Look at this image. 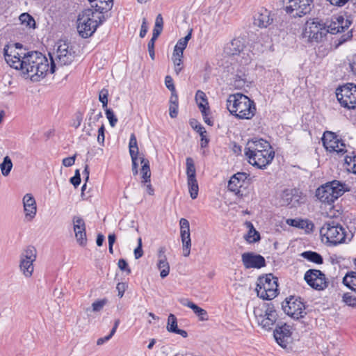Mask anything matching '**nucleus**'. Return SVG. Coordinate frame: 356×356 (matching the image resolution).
<instances>
[{
    "instance_id": "1",
    "label": "nucleus",
    "mask_w": 356,
    "mask_h": 356,
    "mask_svg": "<svg viewBox=\"0 0 356 356\" xmlns=\"http://www.w3.org/2000/svg\"><path fill=\"white\" fill-rule=\"evenodd\" d=\"M55 66H50L49 59L38 51L28 52V55L24 58V63L20 71L25 79L32 81H39L48 73H54Z\"/></svg>"
},
{
    "instance_id": "2",
    "label": "nucleus",
    "mask_w": 356,
    "mask_h": 356,
    "mask_svg": "<svg viewBox=\"0 0 356 356\" xmlns=\"http://www.w3.org/2000/svg\"><path fill=\"white\" fill-rule=\"evenodd\" d=\"M244 152L249 163L260 169L270 164L275 156L270 143L261 138L249 140Z\"/></svg>"
},
{
    "instance_id": "3",
    "label": "nucleus",
    "mask_w": 356,
    "mask_h": 356,
    "mask_svg": "<svg viewBox=\"0 0 356 356\" xmlns=\"http://www.w3.org/2000/svg\"><path fill=\"white\" fill-rule=\"evenodd\" d=\"M226 105L229 112L239 120H251L257 113L254 102L241 92L229 95Z\"/></svg>"
},
{
    "instance_id": "4",
    "label": "nucleus",
    "mask_w": 356,
    "mask_h": 356,
    "mask_svg": "<svg viewBox=\"0 0 356 356\" xmlns=\"http://www.w3.org/2000/svg\"><path fill=\"white\" fill-rule=\"evenodd\" d=\"M103 19V15L92 9L83 10L78 15L76 19V30L79 35L83 38L92 36Z\"/></svg>"
},
{
    "instance_id": "5",
    "label": "nucleus",
    "mask_w": 356,
    "mask_h": 356,
    "mask_svg": "<svg viewBox=\"0 0 356 356\" xmlns=\"http://www.w3.org/2000/svg\"><path fill=\"white\" fill-rule=\"evenodd\" d=\"M349 186L338 180L327 182L318 187L316 191L318 200L328 205H331L346 191H349Z\"/></svg>"
},
{
    "instance_id": "6",
    "label": "nucleus",
    "mask_w": 356,
    "mask_h": 356,
    "mask_svg": "<svg viewBox=\"0 0 356 356\" xmlns=\"http://www.w3.org/2000/svg\"><path fill=\"white\" fill-rule=\"evenodd\" d=\"M259 326L266 330H270L277 319V312L271 304H259L253 310Z\"/></svg>"
},
{
    "instance_id": "7",
    "label": "nucleus",
    "mask_w": 356,
    "mask_h": 356,
    "mask_svg": "<svg viewBox=\"0 0 356 356\" xmlns=\"http://www.w3.org/2000/svg\"><path fill=\"white\" fill-rule=\"evenodd\" d=\"M37 250L33 245H28L22 250L19 257V270L26 279L33 277L37 259Z\"/></svg>"
},
{
    "instance_id": "8",
    "label": "nucleus",
    "mask_w": 356,
    "mask_h": 356,
    "mask_svg": "<svg viewBox=\"0 0 356 356\" xmlns=\"http://www.w3.org/2000/svg\"><path fill=\"white\" fill-rule=\"evenodd\" d=\"M277 278L272 274L261 276L257 282V296L264 300H271L277 295Z\"/></svg>"
},
{
    "instance_id": "9",
    "label": "nucleus",
    "mask_w": 356,
    "mask_h": 356,
    "mask_svg": "<svg viewBox=\"0 0 356 356\" xmlns=\"http://www.w3.org/2000/svg\"><path fill=\"white\" fill-rule=\"evenodd\" d=\"M4 58L6 63L13 68L21 71L24 63V58L28 55L19 43L10 44L4 47Z\"/></svg>"
},
{
    "instance_id": "10",
    "label": "nucleus",
    "mask_w": 356,
    "mask_h": 356,
    "mask_svg": "<svg viewBox=\"0 0 356 356\" xmlns=\"http://www.w3.org/2000/svg\"><path fill=\"white\" fill-rule=\"evenodd\" d=\"M322 241L327 243L337 245L345 241V230L342 226L334 222H326L321 229Z\"/></svg>"
},
{
    "instance_id": "11",
    "label": "nucleus",
    "mask_w": 356,
    "mask_h": 356,
    "mask_svg": "<svg viewBox=\"0 0 356 356\" xmlns=\"http://www.w3.org/2000/svg\"><path fill=\"white\" fill-rule=\"evenodd\" d=\"M283 8L291 17H302L312 8L314 0H282Z\"/></svg>"
},
{
    "instance_id": "12",
    "label": "nucleus",
    "mask_w": 356,
    "mask_h": 356,
    "mask_svg": "<svg viewBox=\"0 0 356 356\" xmlns=\"http://www.w3.org/2000/svg\"><path fill=\"white\" fill-rule=\"evenodd\" d=\"M74 58V51L72 47L65 42H58L56 44V51L54 58H49L50 66H55V70L58 66H64L71 64Z\"/></svg>"
},
{
    "instance_id": "13",
    "label": "nucleus",
    "mask_w": 356,
    "mask_h": 356,
    "mask_svg": "<svg viewBox=\"0 0 356 356\" xmlns=\"http://www.w3.org/2000/svg\"><path fill=\"white\" fill-rule=\"evenodd\" d=\"M336 95L342 106L349 109L356 108V85L347 83L337 88Z\"/></svg>"
},
{
    "instance_id": "14",
    "label": "nucleus",
    "mask_w": 356,
    "mask_h": 356,
    "mask_svg": "<svg viewBox=\"0 0 356 356\" xmlns=\"http://www.w3.org/2000/svg\"><path fill=\"white\" fill-rule=\"evenodd\" d=\"M353 19L347 13H340L333 15L325 24L328 33L336 34L347 30L352 24Z\"/></svg>"
},
{
    "instance_id": "15",
    "label": "nucleus",
    "mask_w": 356,
    "mask_h": 356,
    "mask_svg": "<svg viewBox=\"0 0 356 356\" xmlns=\"http://www.w3.org/2000/svg\"><path fill=\"white\" fill-rule=\"evenodd\" d=\"M323 147L332 154H343L346 152V145L338 136L332 131H325L322 138Z\"/></svg>"
},
{
    "instance_id": "16",
    "label": "nucleus",
    "mask_w": 356,
    "mask_h": 356,
    "mask_svg": "<svg viewBox=\"0 0 356 356\" xmlns=\"http://www.w3.org/2000/svg\"><path fill=\"white\" fill-rule=\"evenodd\" d=\"M327 33L325 24L316 19H309L305 24L303 35L311 41L318 42Z\"/></svg>"
},
{
    "instance_id": "17",
    "label": "nucleus",
    "mask_w": 356,
    "mask_h": 356,
    "mask_svg": "<svg viewBox=\"0 0 356 356\" xmlns=\"http://www.w3.org/2000/svg\"><path fill=\"white\" fill-rule=\"evenodd\" d=\"M282 309L288 316L295 319H299L306 314L304 303L295 297L286 299L282 303Z\"/></svg>"
},
{
    "instance_id": "18",
    "label": "nucleus",
    "mask_w": 356,
    "mask_h": 356,
    "mask_svg": "<svg viewBox=\"0 0 356 356\" xmlns=\"http://www.w3.org/2000/svg\"><path fill=\"white\" fill-rule=\"evenodd\" d=\"M186 175L190 196L194 200L197 197L199 187L196 179V170L194 161L190 157L186 159Z\"/></svg>"
},
{
    "instance_id": "19",
    "label": "nucleus",
    "mask_w": 356,
    "mask_h": 356,
    "mask_svg": "<svg viewBox=\"0 0 356 356\" xmlns=\"http://www.w3.org/2000/svg\"><path fill=\"white\" fill-rule=\"evenodd\" d=\"M307 283L316 290H323L327 286L325 275L318 270H309L304 277Z\"/></svg>"
},
{
    "instance_id": "20",
    "label": "nucleus",
    "mask_w": 356,
    "mask_h": 356,
    "mask_svg": "<svg viewBox=\"0 0 356 356\" xmlns=\"http://www.w3.org/2000/svg\"><path fill=\"white\" fill-rule=\"evenodd\" d=\"M24 220L25 222H32L37 214L38 207L36 200L31 193H26L22 197Z\"/></svg>"
},
{
    "instance_id": "21",
    "label": "nucleus",
    "mask_w": 356,
    "mask_h": 356,
    "mask_svg": "<svg viewBox=\"0 0 356 356\" xmlns=\"http://www.w3.org/2000/svg\"><path fill=\"white\" fill-rule=\"evenodd\" d=\"M180 236L182 243V254L188 257L191 254V239L190 233V224L187 219L181 218L179 220Z\"/></svg>"
},
{
    "instance_id": "22",
    "label": "nucleus",
    "mask_w": 356,
    "mask_h": 356,
    "mask_svg": "<svg viewBox=\"0 0 356 356\" xmlns=\"http://www.w3.org/2000/svg\"><path fill=\"white\" fill-rule=\"evenodd\" d=\"M72 224L76 243L81 247L86 246L88 240L84 220L80 216H74Z\"/></svg>"
},
{
    "instance_id": "23",
    "label": "nucleus",
    "mask_w": 356,
    "mask_h": 356,
    "mask_svg": "<svg viewBox=\"0 0 356 356\" xmlns=\"http://www.w3.org/2000/svg\"><path fill=\"white\" fill-rule=\"evenodd\" d=\"M301 197L294 189L284 190L279 195V204L280 206L296 207L301 203Z\"/></svg>"
},
{
    "instance_id": "24",
    "label": "nucleus",
    "mask_w": 356,
    "mask_h": 356,
    "mask_svg": "<svg viewBox=\"0 0 356 356\" xmlns=\"http://www.w3.org/2000/svg\"><path fill=\"white\" fill-rule=\"evenodd\" d=\"M156 267L159 270L162 279L170 274V265L166 254V248L163 246L159 247L157 250Z\"/></svg>"
},
{
    "instance_id": "25",
    "label": "nucleus",
    "mask_w": 356,
    "mask_h": 356,
    "mask_svg": "<svg viewBox=\"0 0 356 356\" xmlns=\"http://www.w3.org/2000/svg\"><path fill=\"white\" fill-rule=\"evenodd\" d=\"M291 327L286 324L278 326L274 331V337L277 343L285 348L291 339Z\"/></svg>"
},
{
    "instance_id": "26",
    "label": "nucleus",
    "mask_w": 356,
    "mask_h": 356,
    "mask_svg": "<svg viewBox=\"0 0 356 356\" xmlns=\"http://www.w3.org/2000/svg\"><path fill=\"white\" fill-rule=\"evenodd\" d=\"M242 261L246 268H259L265 266L264 258L252 252L243 254Z\"/></svg>"
},
{
    "instance_id": "27",
    "label": "nucleus",
    "mask_w": 356,
    "mask_h": 356,
    "mask_svg": "<svg viewBox=\"0 0 356 356\" xmlns=\"http://www.w3.org/2000/svg\"><path fill=\"white\" fill-rule=\"evenodd\" d=\"M273 22L270 11L264 8L258 10L254 17V23L259 27L266 28Z\"/></svg>"
},
{
    "instance_id": "28",
    "label": "nucleus",
    "mask_w": 356,
    "mask_h": 356,
    "mask_svg": "<svg viewBox=\"0 0 356 356\" xmlns=\"http://www.w3.org/2000/svg\"><path fill=\"white\" fill-rule=\"evenodd\" d=\"M248 175L246 173L238 172L233 175L228 182V189L236 195H240L241 188L243 186Z\"/></svg>"
},
{
    "instance_id": "29",
    "label": "nucleus",
    "mask_w": 356,
    "mask_h": 356,
    "mask_svg": "<svg viewBox=\"0 0 356 356\" xmlns=\"http://www.w3.org/2000/svg\"><path fill=\"white\" fill-rule=\"evenodd\" d=\"M286 223L288 225L302 229L305 233H310L314 227V225L311 220L300 218H288L286 220Z\"/></svg>"
},
{
    "instance_id": "30",
    "label": "nucleus",
    "mask_w": 356,
    "mask_h": 356,
    "mask_svg": "<svg viewBox=\"0 0 356 356\" xmlns=\"http://www.w3.org/2000/svg\"><path fill=\"white\" fill-rule=\"evenodd\" d=\"M166 330L170 333L179 334L184 338H186L188 337V333L186 330L178 327L177 318L173 314H170L168 316Z\"/></svg>"
},
{
    "instance_id": "31",
    "label": "nucleus",
    "mask_w": 356,
    "mask_h": 356,
    "mask_svg": "<svg viewBox=\"0 0 356 356\" xmlns=\"http://www.w3.org/2000/svg\"><path fill=\"white\" fill-rule=\"evenodd\" d=\"M92 6L95 8L98 13L102 15L104 13L110 10L113 5V0H88Z\"/></svg>"
},
{
    "instance_id": "32",
    "label": "nucleus",
    "mask_w": 356,
    "mask_h": 356,
    "mask_svg": "<svg viewBox=\"0 0 356 356\" xmlns=\"http://www.w3.org/2000/svg\"><path fill=\"white\" fill-rule=\"evenodd\" d=\"M244 225L247 229V234L244 236L245 241L250 243L259 241L260 240V234L255 229L252 223L250 221H246Z\"/></svg>"
},
{
    "instance_id": "33",
    "label": "nucleus",
    "mask_w": 356,
    "mask_h": 356,
    "mask_svg": "<svg viewBox=\"0 0 356 356\" xmlns=\"http://www.w3.org/2000/svg\"><path fill=\"white\" fill-rule=\"evenodd\" d=\"M140 162L142 165L140 170L142 182H148L151 177L150 168L149 165V161L144 157L140 158Z\"/></svg>"
},
{
    "instance_id": "34",
    "label": "nucleus",
    "mask_w": 356,
    "mask_h": 356,
    "mask_svg": "<svg viewBox=\"0 0 356 356\" xmlns=\"http://www.w3.org/2000/svg\"><path fill=\"white\" fill-rule=\"evenodd\" d=\"M19 20L21 25L24 26L26 29H35V21L34 18L27 13L21 14L19 17Z\"/></svg>"
},
{
    "instance_id": "35",
    "label": "nucleus",
    "mask_w": 356,
    "mask_h": 356,
    "mask_svg": "<svg viewBox=\"0 0 356 356\" xmlns=\"http://www.w3.org/2000/svg\"><path fill=\"white\" fill-rule=\"evenodd\" d=\"M195 100L201 113H204V110L209 108L207 98L204 92L198 90L195 95Z\"/></svg>"
},
{
    "instance_id": "36",
    "label": "nucleus",
    "mask_w": 356,
    "mask_h": 356,
    "mask_svg": "<svg viewBox=\"0 0 356 356\" xmlns=\"http://www.w3.org/2000/svg\"><path fill=\"white\" fill-rule=\"evenodd\" d=\"M343 284L350 289L356 293V273L350 272L346 275L343 279Z\"/></svg>"
},
{
    "instance_id": "37",
    "label": "nucleus",
    "mask_w": 356,
    "mask_h": 356,
    "mask_svg": "<svg viewBox=\"0 0 356 356\" xmlns=\"http://www.w3.org/2000/svg\"><path fill=\"white\" fill-rule=\"evenodd\" d=\"M13 166V164L11 159L8 156H5L2 163H0V170L1 174L4 177L8 176L10 173Z\"/></svg>"
},
{
    "instance_id": "38",
    "label": "nucleus",
    "mask_w": 356,
    "mask_h": 356,
    "mask_svg": "<svg viewBox=\"0 0 356 356\" xmlns=\"http://www.w3.org/2000/svg\"><path fill=\"white\" fill-rule=\"evenodd\" d=\"M183 54L182 52L175 51H173L172 60L175 66V71L178 74L182 70L181 63H182V58H183Z\"/></svg>"
},
{
    "instance_id": "39",
    "label": "nucleus",
    "mask_w": 356,
    "mask_h": 356,
    "mask_svg": "<svg viewBox=\"0 0 356 356\" xmlns=\"http://www.w3.org/2000/svg\"><path fill=\"white\" fill-rule=\"evenodd\" d=\"M192 29H191L188 33L184 37L178 40L174 50L175 51L184 53V50L186 48L188 41L191 38Z\"/></svg>"
},
{
    "instance_id": "40",
    "label": "nucleus",
    "mask_w": 356,
    "mask_h": 356,
    "mask_svg": "<svg viewBox=\"0 0 356 356\" xmlns=\"http://www.w3.org/2000/svg\"><path fill=\"white\" fill-rule=\"evenodd\" d=\"M108 302V300L107 298L97 299L95 300L91 305V312L95 314L100 312Z\"/></svg>"
},
{
    "instance_id": "41",
    "label": "nucleus",
    "mask_w": 356,
    "mask_h": 356,
    "mask_svg": "<svg viewBox=\"0 0 356 356\" xmlns=\"http://www.w3.org/2000/svg\"><path fill=\"white\" fill-rule=\"evenodd\" d=\"M345 165L348 172L356 174V156H346Z\"/></svg>"
},
{
    "instance_id": "42",
    "label": "nucleus",
    "mask_w": 356,
    "mask_h": 356,
    "mask_svg": "<svg viewBox=\"0 0 356 356\" xmlns=\"http://www.w3.org/2000/svg\"><path fill=\"white\" fill-rule=\"evenodd\" d=\"M163 26V19L161 14H159L156 16V20H155V25L153 30V34L152 36H154V38H158L159 35L161 34Z\"/></svg>"
},
{
    "instance_id": "43",
    "label": "nucleus",
    "mask_w": 356,
    "mask_h": 356,
    "mask_svg": "<svg viewBox=\"0 0 356 356\" xmlns=\"http://www.w3.org/2000/svg\"><path fill=\"white\" fill-rule=\"evenodd\" d=\"M129 147L131 157H134L136 155H138L139 151L137 144V140L134 134L131 135Z\"/></svg>"
},
{
    "instance_id": "44",
    "label": "nucleus",
    "mask_w": 356,
    "mask_h": 356,
    "mask_svg": "<svg viewBox=\"0 0 356 356\" xmlns=\"http://www.w3.org/2000/svg\"><path fill=\"white\" fill-rule=\"evenodd\" d=\"M191 309L200 321H205L208 320V314L205 309L200 307L196 304L193 305V306L191 307Z\"/></svg>"
},
{
    "instance_id": "45",
    "label": "nucleus",
    "mask_w": 356,
    "mask_h": 356,
    "mask_svg": "<svg viewBox=\"0 0 356 356\" xmlns=\"http://www.w3.org/2000/svg\"><path fill=\"white\" fill-rule=\"evenodd\" d=\"M342 302L348 307H356V296L351 293H345L342 296Z\"/></svg>"
},
{
    "instance_id": "46",
    "label": "nucleus",
    "mask_w": 356,
    "mask_h": 356,
    "mask_svg": "<svg viewBox=\"0 0 356 356\" xmlns=\"http://www.w3.org/2000/svg\"><path fill=\"white\" fill-rule=\"evenodd\" d=\"M304 257L308 259L309 260L316 263V264H321L323 262V259L320 254L314 252H305L302 254Z\"/></svg>"
},
{
    "instance_id": "47",
    "label": "nucleus",
    "mask_w": 356,
    "mask_h": 356,
    "mask_svg": "<svg viewBox=\"0 0 356 356\" xmlns=\"http://www.w3.org/2000/svg\"><path fill=\"white\" fill-rule=\"evenodd\" d=\"M106 116L109 122L110 125L112 127H114L118 122V118L115 116L114 112L108 108H106L105 111Z\"/></svg>"
},
{
    "instance_id": "48",
    "label": "nucleus",
    "mask_w": 356,
    "mask_h": 356,
    "mask_svg": "<svg viewBox=\"0 0 356 356\" xmlns=\"http://www.w3.org/2000/svg\"><path fill=\"white\" fill-rule=\"evenodd\" d=\"M190 124L191 127L195 130L199 134H202V133H206V130L204 127H202L196 120H191L190 121Z\"/></svg>"
},
{
    "instance_id": "49",
    "label": "nucleus",
    "mask_w": 356,
    "mask_h": 356,
    "mask_svg": "<svg viewBox=\"0 0 356 356\" xmlns=\"http://www.w3.org/2000/svg\"><path fill=\"white\" fill-rule=\"evenodd\" d=\"M108 92L106 89H102L99 92V99L102 103L103 108H106L108 104Z\"/></svg>"
},
{
    "instance_id": "50",
    "label": "nucleus",
    "mask_w": 356,
    "mask_h": 356,
    "mask_svg": "<svg viewBox=\"0 0 356 356\" xmlns=\"http://www.w3.org/2000/svg\"><path fill=\"white\" fill-rule=\"evenodd\" d=\"M128 285L125 282H119L116 286V290L118 291V296L119 298H122L125 291L127 290Z\"/></svg>"
},
{
    "instance_id": "51",
    "label": "nucleus",
    "mask_w": 356,
    "mask_h": 356,
    "mask_svg": "<svg viewBox=\"0 0 356 356\" xmlns=\"http://www.w3.org/2000/svg\"><path fill=\"white\" fill-rule=\"evenodd\" d=\"M134 257L135 259H138L139 258L142 257L143 255V250L142 249V239L141 238H139L138 239V246L134 250Z\"/></svg>"
},
{
    "instance_id": "52",
    "label": "nucleus",
    "mask_w": 356,
    "mask_h": 356,
    "mask_svg": "<svg viewBox=\"0 0 356 356\" xmlns=\"http://www.w3.org/2000/svg\"><path fill=\"white\" fill-rule=\"evenodd\" d=\"M262 40L263 38L258 39V41H257L254 44L253 49L255 50V53L257 54L263 52L267 48V46L262 44Z\"/></svg>"
},
{
    "instance_id": "53",
    "label": "nucleus",
    "mask_w": 356,
    "mask_h": 356,
    "mask_svg": "<svg viewBox=\"0 0 356 356\" xmlns=\"http://www.w3.org/2000/svg\"><path fill=\"white\" fill-rule=\"evenodd\" d=\"M105 127L104 125L102 124L98 129V135H97V141L99 144L104 145L105 136Z\"/></svg>"
},
{
    "instance_id": "54",
    "label": "nucleus",
    "mask_w": 356,
    "mask_h": 356,
    "mask_svg": "<svg viewBox=\"0 0 356 356\" xmlns=\"http://www.w3.org/2000/svg\"><path fill=\"white\" fill-rule=\"evenodd\" d=\"M118 268L123 271H126L128 274L131 273V269L128 266L127 262L124 259H120L118 263Z\"/></svg>"
},
{
    "instance_id": "55",
    "label": "nucleus",
    "mask_w": 356,
    "mask_h": 356,
    "mask_svg": "<svg viewBox=\"0 0 356 356\" xmlns=\"http://www.w3.org/2000/svg\"><path fill=\"white\" fill-rule=\"evenodd\" d=\"M76 156V155L74 154L72 156L67 157V158L63 159V161H62V164L65 167L72 166L74 164V163H75Z\"/></svg>"
},
{
    "instance_id": "56",
    "label": "nucleus",
    "mask_w": 356,
    "mask_h": 356,
    "mask_svg": "<svg viewBox=\"0 0 356 356\" xmlns=\"http://www.w3.org/2000/svg\"><path fill=\"white\" fill-rule=\"evenodd\" d=\"M165 85L171 91V92L175 93V88L173 83L172 79L170 76H165Z\"/></svg>"
},
{
    "instance_id": "57",
    "label": "nucleus",
    "mask_w": 356,
    "mask_h": 356,
    "mask_svg": "<svg viewBox=\"0 0 356 356\" xmlns=\"http://www.w3.org/2000/svg\"><path fill=\"white\" fill-rule=\"evenodd\" d=\"M209 113H210V110L209 108V109L204 110V112L202 113V115L203 120H204V122L209 126H212L213 122V120L209 117Z\"/></svg>"
},
{
    "instance_id": "58",
    "label": "nucleus",
    "mask_w": 356,
    "mask_h": 356,
    "mask_svg": "<svg viewBox=\"0 0 356 356\" xmlns=\"http://www.w3.org/2000/svg\"><path fill=\"white\" fill-rule=\"evenodd\" d=\"M169 114L172 118H175L178 114V104H170Z\"/></svg>"
},
{
    "instance_id": "59",
    "label": "nucleus",
    "mask_w": 356,
    "mask_h": 356,
    "mask_svg": "<svg viewBox=\"0 0 356 356\" xmlns=\"http://www.w3.org/2000/svg\"><path fill=\"white\" fill-rule=\"evenodd\" d=\"M148 30V25L147 22L145 18H143V22L141 24L140 31V36L141 38H144L146 35Z\"/></svg>"
},
{
    "instance_id": "60",
    "label": "nucleus",
    "mask_w": 356,
    "mask_h": 356,
    "mask_svg": "<svg viewBox=\"0 0 356 356\" xmlns=\"http://www.w3.org/2000/svg\"><path fill=\"white\" fill-rule=\"evenodd\" d=\"M70 182L76 187L79 185L81 182L80 173L79 170H76L75 172V175L70 179Z\"/></svg>"
},
{
    "instance_id": "61",
    "label": "nucleus",
    "mask_w": 356,
    "mask_h": 356,
    "mask_svg": "<svg viewBox=\"0 0 356 356\" xmlns=\"http://www.w3.org/2000/svg\"><path fill=\"white\" fill-rule=\"evenodd\" d=\"M141 156H139L138 155H136L134 157H131L132 160V171L134 175H136L138 173V161H140V158Z\"/></svg>"
},
{
    "instance_id": "62",
    "label": "nucleus",
    "mask_w": 356,
    "mask_h": 356,
    "mask_svg": "<svg viewBox=\"0 0 356 356\" xmlns=\"http://www.w3.org/2000/svg\"><path fill=\"white\" fill-rule=\"evenodd\" d=\"M145 191L149 195H153L154 194V190L150 184V180L148 182H143Z\"/></svg>"
},
{
    "instance_id": "63",
    "label": "nucleus",
    "mask_w": 356,
    "mask_h": 356,
    "mask_svg": "<svg viewBox=\"0 0 356 356\" xmlns=\"http://www.w3.org/2000/svg\"><path fill=\"white\" fill-rule=\"evenodd\" d=\"M200 136H201L200 145L202 147H205L208 145V143H209V140L207 138V132L202 133V134H200Z\"/></svg>"
},
{
    "instance_id": "64",
    "label": "nucleus",
    "mask_w": 356,
    "mask_h": 356,
    "mask_svg": "<svg viewBox=\"0 0 356 356\" xmlns=\"http://www.w3.org/2000/svg\"><path fill=\"white\" fill-rule=\"evenodd\" d=\"M180 302L181 303V305H183L184 306H186L190 309H191V307L193 306V305L195 304L194 302H193L192 301H191L190 300L188 299H181L180 300Z\"/></svg>"
}]
</instances>
